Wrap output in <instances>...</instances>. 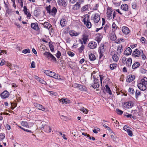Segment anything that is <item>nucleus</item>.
Returning a JSON list of instances; mask_svg holds the SVG:
<instances>
[{
    "label": "nucleus",
    "instance_id": "32",
    "mask_svg": "<svg viewBox=\"0 0 147 147\" xmlns=\"http://www.w3.org/2000/svg\"><path fill=\"white\" fill-rule=\"evenodd\" d=\"M113 61L115 62H117L119 60V58L116 54H114L112 56Z\"/></svg>",
    "mask_w": 147,
    "mask_h": 147
},
{
    "label": "nucleus",
    "instance_id": "29",
    "mask_svg": "<svg viewBox=\"0 0 147 147\" xmlns=\"http://www.w3.org/2000/svg\"><path fill=\"white\" fill-rule=\"evenodd\" d=\"M140 65V64L138 62H136L134 63L132 67V68L133 69H136Z\"/></svg>",
    "mask_w": 147,
    "mask_h": 147
},
{
    "label": "nucleus",
    "instance_id": "64",
    "mask_svg": "<svg viewBox=\"0 0 147 147\" xmlns=\"http://www.w3.org/2000/svg\"><path fill=\"white\" fill-rule=\"evenodd\" d=\"M14 147H22V146L17 143H15L14 145Z\"/></svg>",
    "mask_w": 147,
    "mask_h": 147
},
{
    "label": "nucleus",
    "instance_id": "51",
    "mask_svg": "<svg viewBox=\"0 0 147 147\" xmlns=\"http://www.w3.org/2000/svg\"><path fill=\"white\" fill-rule=\"evenodd\" d=\"M117 113L119 115H121L123 113V111L119 109H117L116 110Z\"/></svg>",
    "mask_w": 147,
    "mask_h": 147
},
{
    "label": "nucleus",
    "instance_id": "20",
    "mask_svg": "<svg viewBox=\"0 0 147 147\" xmlns=\"http://www.w3.org/2000/svg\"><path fill=\"white\" fill-rule=\"evenodd\" d=\"M80 34V32H77L73 30L69 31V34L71 36H77Z\"/></svg>",
    "mask_w": 147,
    "mask_h": 147
},
{
    "label": "nucleus",
    "instance_id": "58",
    "mask_svg": "<svg viewBox=\"0 0 147 147\" xmlns=\"http://www.w3.org/2000/svg\"><path fill=\"white\" fill-rule=\"evenodd\" d=\"M78 88H79V89L81 91L84 90L85 89V87L84 86H83V85H80V86H79Z\"/></svg>",
    "mask_w": 147,
    "mask_h": 147
},
{
    "label": "nucleus",
    "instance_id": "1",
    "mask_svg": "<svg viewBox=\"0 0 147 147\" xmlns=\"http://www.w3.org/2000/svg\"><path fill=\"white\" fill-rule=\"evenodd\" d=\"M89 40V35L87 32H84L82 36V39H80L79 41L82 45L85 44Z\"/></svg>",
    "mask_w": 147,
    "mask_h": 147
},
{
    "label": "nucleus",
    "instance_id": "55",
    "mask_svg": "<svg viewBox=\"0 0 147 147\" xmlns=\"http://www.w3.org/2000/svg\"><path fill=\"white\" fill-rule=\"evenodd\" d=\"M82 45V46L79 48L78 50L80 53H81L82 51L84 49V47L83 45Z\"/></svg>",
    "mask_w": 147,
    "mask_h": 147
},
{
    "label": "nucleus",
    "instance_id": "46",
    "mask_svg": "<svg viewBox=\"0 0 147 147\" xmlns=\"http://www.w3.org/2000/svg\"><path fill=\"white\" fill-rule=\"evenodd\" d=\"M136 1H135L132 3V7L133 9H136Z\"/></svg>",
    "mask_w": 147,
    "mask_h": 147
},
{
    "label": "nucleus",
    "instance_id": "34",
    "mask_svg": "<svg viewBox=\"0 0 147 147\" xmlns=\"http://www.w3.org/2000/svg\"><path fill=\"white\" fill-rule=\"evenodd\" d=\"M84 22L89 21V16L88 14H86L84 16L83 19Z\"/></svg>",
    "mask_w": 147,
    "mask_h": 147
},
{
    "label": "nucleus",
    "instance_id": "18",
    "mask_svg": "<svg viewBox=\"0 0 147 147\" xmlns=\"http://www.w3.org/2000/svg\"><path fill=\"white\" fill-rule=\"evenodd\" d=\"M31 27L36 30H39V28L38 26V24L37 23H32L31 25Z\"/></svg>",
    "mask_w": 147,
    "mask_h": 147
},
{
    "label": "nucleus",
    "instance_id": "37",
    "mask_svg": "<svg viewBox=\"0 0 147 147\" xmlns=\"http://www.w3.org/2000/svg\"><path fill=\"white\" fill-rule=\"evenodd\" d=\"M7 66L9 67V68L13 70L14 69V68L15 67H16V66L14 64H12L10 63H8L7 64Z\"/></svg>",
    "mask_w": 147,
    "mask_h": 147
},
{
    "label": "nucleus",
    "instance_id": "12",
    "mask_svg": "<svg viewBox=\"0 0 147 147\" xmlns=\"http://www.w3.org/2000/svg\"><path fill=\"white\" fill-rule=\"evenodd\" d=\"M67 0H58L57 3L59 5H62L65 7L67 4Z\"/></svg>",
    "mask_w": 147,
    "mask_h": 147
},
{
    "label": "nucleus",
    "instance_id": "54",
    "mask_svg": "<svg viewBox=\"0 0 147 147\" xmlns=\"http://www.w3.org/2000/svg\"><path fill=\"white\" fill-rule=\"evenodd\" d=\"M40 83L44 84H46L47 83L44 80H43L42 79L40 78L39 80L38 81Z\"/></svg>",
    "mask_w": 147,
    "mask_h": 147
},
{
    "label": "nucleus",
    "instance_id": "7",
    "mask_svg": "<svg viewBox=\"0 0 147 147\" xmlns=\"http://www.w3.org/2000/svg\"><path fill=\"white\" fill-rule=\"evenodd\" d=\"M113 12V10L111 8H108L107 9V16L109 20L112 19V15Z\"/></svg>",
    "mask_w": 147,
    "mask_h": 147
},
{
    "label": "nucleus",
    "instance_id": "63",
    "mask_svg": "<svg viewBox=\"0 0 147 147\" xmlns=\"http://www.w3.org/2000/svg\"><path fill=\"white\" fill-rule=\"evenodd\" d=\"M68 54L69 56L71 57H73L74 55V53L71 51H69L68 53Z\"/></svg>",
    "mask_w": 147,
    "mask_h": 147
},
{
    "label": "nucleus",
    "instance_id": "41",
    "mask_svg": "<svg viewBox=\"0 0 147 147\" xmlns=\"http://www.w3.org/2000/svg\"><path fill=\"white\" fill-rule=\"evenodd\" d=\"M34 15L36 16H38L40 14V11L39 10H34Z\"/></svg>",
    "mask_w": 147,
    "mask_h": 147
},
{
    "label": "nucleus",
    "instance_id": "56",
    "mask_svg": "<svg viewBox=\"0 0 147 147\" xmlns=\"http://www.w3.org/2000/svg\"><path fill=\"white\" fill-rule=\"evenodd\" d=\"M128 135L130 136H133V133L130 130H128V131L127 132Z\"/></svg>",
    "mask_w": 147,
    "mask_h": 147
},
{
    "label": "nucleus",
    "instance_id": "26",
    "mask_svg": "<svg viewBox=\"0 0 147 147\" xmlns=\"http://www.w3.org/2000/svg\"><path fill=\"white\" fill-rule=\"evenodd\" d=\"M132 62V59L130 58H129L126 62L127 66L128 67H130L131 65Z\"/></svg>",
    "mask_w": 147,
    "mask_h": 147
},
{
    "label": "nucleus",
    "instance_id": "11",
    "mask_svg": "<svg viewBox=\"0 0 147 147\" xmlns=\"http://www.w3.org/2000/svg\"><path fill=\"white\" fill-rule=\"evenodd\" d=\"M109 37L110 39L112 41H115L116 40L117 38L115 35V31H112V32L111 33H110V34Z\"/></svg>",
    "mask_w": 147,
    "mask_h": 147
},
{
    "label": "nucleus",
    "instance_id": "33",
    "mask_svg": "<svg viewBox=\"0 0 147 147\" xmlns=\"http://www.w3.org/2000/svg\"><path fill=\"white\" fill-rule=\"evenodd\" d=\"M59 100L60 101V102H61L62 104H63L65 103V104H67V100L65 98H62L61 99H59Z\"/></svg>",
    "mask_w": 147,
    "mask_h": 147
},
{
    "label": "nucleus",
    "instance_id": "25",
    "mask_svg": "<svg viewBox=\"0 0 147 147\" xmlns=\"http://www.w3.org/2000/svg\"><path fill=\"white\" fill-rule=\"evenodd\" d=\"M89 58L90 60L91 61H94L96 59L95 55L92 53H90L89 54Z\"/></svg>",
    "mask_w": 147,
    "mask_h": 147
},
{
    "label": "nucleus",
    "instance_id": "48",
    "mask_svg": "<svg viewBox=\"0 0 147 147\" xmlns=\"http://www.w3.org/2000/svg\"><path fill=\"white\" fill-rule=\"evenodd\" d=\"M114 123H115V125H114V126L115 127L119 128V123L116 120L114 122Z\"/></svg>",
    "mask_w": 147,
    "mask_h": 147
},
{
    "label": "nucleus",
    "instance_id": "59",
    "mask_svg": "<svg viewBox=\"0 0 147 147\" xmlns=\"http://www.w3.org/2000/svg\"><path fill=\"white\" fill-rule=\"evenodd\" d=\"M99 6L98 4H96L95 5L93 8V10H96L97 9L98 7Z\"/></svg>",
    "mask_w": 147,
    "mask_h": 147
},
{
    "label": "nucleus",
    "instance_id": "27",
    "mask_svg": "<svg viewBox=\"0 0 147 147\" xmlns=\"http://www.w3.org/2000/svg\"><path fill=\"white\" fill-rule=\"evenodd\" d=\"M88 9V5H86L83 6L81 9L82 12H83Z\"/></svg>",
    "mask_w": 147,
    "mask_h": 147
},
{
    "label": "nucleus",
    "instance_id": "35",
    "mask_svg": "<svg viewBox=\"0 0 147 147\" xmlns=\"http://www.w3.org/2000/svg\"><path fill=\"white\" fill-rule=\"evenodd\" d=\"M106 88V91L109 94H112V92L111 90L110 89L109 87L107 85H106L105 86Z\"/></svg>",
    "mask_w": 147,
    "mask_h": 147
},
{
    "label": "nucleus",
    "instance_id": "47",
    "mask_svg": "<svg viewBox=\"0 0 147 147\" xmlns=\"http://www.w3.org/2000/svg\"><path fill=\"white\" fill-rule=\"evenodd\" d=\"M23 11L25 14L26 15H27V14L28 13V11H28V9L25 6L24 7Z\"/></svg>",
    "mask_w": 147,
    "mask_h": 147
},
{
    "label": "nucleus",
    "instance_id": "23",
    "mask_svg": "<svg viewBox=\"0 0 147 147\" xmlns=\"http://www.w3.org/2000/svg\"><path fill=\"white\" fill-rule=\"evenodd\" d=\"M42 25H43L45 28L48 29L50 27H51V25L49 23L47 22H45L44 23L41 24Z\"/></svg>",
    "mask_w": 147,
    "mask_h": 147
},
{
    "label": "nucleus",
    "instance_id": "39",
    "mask_svg": "<svg viewBox=\"0 0 147 147\" xmlns=\"http://www.w3.org/2000/svg\"><path fill=\"white\" fill-rule=\"evenodd\" d=\"M80 110L85 114H87L88 112V110L87 109L84 108V107L81 108Z\"/></svg>",
    "mask_w": 147,
    "mask_h": 147
},
{
    "label": "nucleus",
    "instance_id": "17",
    "mask_svg": "<svg viewBox=\"0 0 147 147\" xmlns=\"http://www.w3.org/2000/svg\"><path fill=\"white\" fill-rule=\"evenodd\" d=\"M9 94V92L6 91H4L1 94V97L3 98H6L7 97Z\"/></svg>",
    "mask_w": 147,
    "mask_h": 147
},
{
    "label": "nucleus",
    "instance_id": "9",
    "mask_svg": "<svg viewBox=\"0 0 147 147\" xmlns=\"http://www.w3.org/2000/svg\"><path fill=\"white\" fill-rule=\"evenodd\" d=\"M146 85L140 83L138 84V88L141 91H144L147 88Z\"/></svg>",
    "mask_w": 147,
    "mask_h": 147
},
{
    "label": "nucleus",
    "instance_id": "16",
    "mask_svg": "<svg viewBox=\"0 0 147 147\" xmlns=\"http://www.w3.org/2000/svg\"><path fill=\"white\" fill-rule=\"evenodd\" d=\"M132 50L129 47L127 48L124 51V54L127 56L130 55L131 54Z\"/></svg>",
    "mask_w": 147,
    "mask_h": 147
},
{
    "label": "nucleus",
    "instance_id": "52",
    "mask_svg": "<svg viewBox=\"0 0 147 147\" xmlns=\"http://www.w3.org/2000/svg\"><path fill=\"white\" fill-rule=\"evenodd\" d=\"M46 9L47 11V13H49L50 14L51 11L50 5H49V6L47 7H46Z\"/></svg>",
    "mask_w": 147,
    "mask_h": 147
},
{
    "label": "nucleus",
    "instance_id": "40",
    "mask_svg": "<svg viewBox=\"0 0 147 147\" xmlns=\"http://www.w3.org/2000/svg\"><path fill=\"white\" fill-rule=\"evenodd\" d=\"M112 30H113V31H115L117 29H119L117 27V26L116 25L115 23H113L112 25Z\"/></svg>",
    "mask_w": 147,
    "mask_h": 147
},
{
    "label": "nucleus",
    "instance_id": "14",
    "mask_svg": "<svg viewBox=\"0 0 147 147\" xmlns=\"http://www.w3.org/2000/svg\"><path fill=\"white\" fill-rule=\"evenodd\" d=\"M34 106L37 108L39 110L45 111V109L42 105L37 103H34Z\"/></svg>",
    "mask_w": 147,
    "mask_h": 147
},
{
    "label": "nucleus",
    "instance_id": "53",
    "mask_svg": "<svg viewBox=\"0 0 147 147\" xmlns=\"http://www.w3.org/2000/svg\"><path fill=\"white\" fill-rule=\"evenodd\" d=\"M5 137V134H0V140H2Z\"/></svg>",
    "mask_w": 147,
    "mask_h": 147
},
{
    "label": "nucleus",
    "instance_id": "13",
    "mask_svg": "<svg viewBox=\"0 0 147 147\" xmlns=\"http://www.w3.org/2000/svg\"><path fill=\"white\" fill-rule=\"evenodd\" d=\"M133 105V103L131 101H128L124 103V107L129 109L131 108Z\"/></svg>",
    "mask_w": 147,
    "mask_h": 147
},
{
    "label": "nucleus",
    "instance_id": "49",
    "mask_svg": "<svg viewBox=\"0 0 147 147\" xmlns=\"http://www.w3.org/2000/svg\"><path fill=\"white\" fill-rule=\"evenodd\" d=\"M127 58L125 56H122L121 58V61L123 63L125 64L126 62Z\"/></svg>",
    "mask_w": 147,
    "mask_h": 147
},
{
    "label": "nucleus",
    "instance_id": "42",
    "mask_svg": "<svg viewBox=\"0 0 147 147\" xmlns=\"http://www.w3.org/2000/svg\"><path fill=\"white\" fill-rule=\"evenodd\" d=\"M141 92L138 90H136V98L137 99L139 96L141 95Z\"/></svg>",
    "mask_w": 147,
    "mask_h": 147
},
{
    "label": "nucleus",
    "instance_id": "6",
    "mask_svg": "<svg viewBox=\"0 0 147 147\" xmlns=\"http://www.w3.org/2000/svg\"><path fill=\"white\" fill-rule=\"evenodd\" d=\"M103 44H102L100 47L99 48V58L101 59L104 56V54L105 52V49Z\"/></svg>",
    "mask_w": 147,
    "mask_h": 147
},
{
    "label": "nucleus",
    "instance_id": "19",
    "mask_svg": "<svg viewBox=\"0 0 147 147\" xmlns=\"http://www.w3.org/2000/svg\"><path fill=\"white\" fill-rule=\"evenodd\" d=\"M96 40L99 43L101 41L102 38V36L101 34L98 33L96 35Z\"/></svg>",
    "mask_w": 147,
    "mask_h": 147
},
{
    "label": "nucleus",
    "instance_id": "38",
    "mask_svg": "<svg viewBox=\"0 0 147 147\" xmlns=\"http://www.w3.org/2000/svg\"><path fill=\"white\" fill-rule=\"evenodd\" d=\"M21 125L22 126L26 127H29L28 125L27 122L22 121L21 122Z\"/></svg>",
    "mask_w": 147,
    "mask_h": 147
},
{
    "label": "nucleus",
    "instance_id": "44",
    "mask_svg": "<svg viewBox=\"0 0 147 147\" xmlns=\"http://www.w3.org/2000/svg\"><path fill=\"white\" fill-rule=\"evenodd\" d=\"M135 91L134 90L131 88H130L129 89V93L130 94H134Z\"/></svg>",
    "mask_w": 147,
    "mask_h": 147
},
{
    "label": "nucleus",
    "instance_id": "57",
    "mask_svg": "<svg viewBox=\"0 0 147 147\" xmlns=\"http://www.w3.org/2000/svg\"><path fill=\"white\" fill-rule=\"evenodd\" d=\"M129 127H127V126L125 125L123 127V129L125 131L127 132L128 131V130H129Z\"/></svg>",
    "mask_w": 147,
    "mask_h": 147
},
{
    "label": "nucleus",
    "instance_id": "24",
    "mask_svg": "<svg viewBox=\"0 0 147 147\" xmlns=\"http://www.w3.org/2000/svg\"><path fill=\"white\" fill-rule=\"evenodd\" d=\"M121 8L122 10L124 11H127L128 10V5L126 4H123L121 5Z\"/></svg>",
    "mask_w": 147,
    "mask_h": 147
},
{
    "label": "nucleus",
    "instance_id": "45",
    "mask_svg": "<svg viewBox=\"0 0 147 147\" xmlns=\"http://www.w3.org/2000/svg\"><path fill=\"white\" fill-rule=\"evenodd\" d=\"M22 52L24 54H26L27 53H30V51L29 49H27L23 50L22 51Z\"/></svg>",
    "mask_w": 147,
    "mask_h": 147
},
{
    "label": "nucleus",
    "instance_id": "62",
    "mask_svg": "<svg viewBox=\"0 0 147 147\" xmlns=\"http://www.w3.org/2000/svg\"><path fill=\"white\" fill-rule=\"evenodd\" d=\"M140 72L142 74H145L146 73V70L142 68L140 70Z\"/></svg>",
    "mask_w": 147,
    "mask_h": 147
},
{
    "label": "nucleus",
    "instance_id": "36",
    "mask_svg": "<svg viewBox=\"0 0 147 147\" xmlns=\"http://www.w3.org/2000/svg\"><path fill=\"white\" fill-rule=\"evenodd\" d=\"M84 24H86V26L88 28H90L92 27V24L89 21L84 22Z\"/></svg>",
    "mask_w": 147,
    "mask_h": 147
},
{
    "label": "nucleus",
    "instance_id": "4",
    "mask_svg": "<svg viewBox=\"0 0 147 147\" xmlns=\"http://www.w3.org/2000/svg\"><path fill=\"white\" fill-rule=\"evenodd\" d=\"M142 54H143L142 50L136 49L133 52L132 55L133 57H139Z\"/></svg>",
    "mask_w": 147,
    "mask_h": 147
},
{
    "label": "nucleus",
    "instance_id": "10",
    "mask_svg": "<svg viewBox=\"0 0 147 147\" xmlns=\"http://www.w3.org/2000/svg\"><path fill=\"white\" fill-rule=\"evenodd\" d=\"M122 32L126 35L128 34L130 32L129 29L126 26H123L122 28Z\"/></svg>",
    "mask_w": 147,
    "mask_h": 147
},
{
    "label": "nucleus",
    "instance_id": "22",
    "mask_svg": "<svg viewBox=\"0 0 147 147\" xmlns=\"http://www.w3.org/2000/svg\"><path fill=\"white\" fill-rule=\"evenodd\" d=\"M60 24L62 27H64L66 25L67 22L65 19H61L60 21Z\"/></svg>",
    "mask_w": 147,
    "mask_h": 147
},
{
    "label": "nucleus",
    "instance_id": "21",
    "mask_svg": "<svg viewBox=\"0 0 147 147\" xmlns=\"http://www.w3.org/2000/svg\"><path fill=\"white\" fill-rule=\"evenodd\" d=\"M80 7V5L77 2L76 4L73 5L72 8L74 10H76L79 9Z\"/></svg>",
    "mask_w": 147,
    "mask_h": 147
},
{
    "label": "nucleus",
    "instance_id": "2",
    "mask_svg": "<svg viewBox=\"0 0 147 147\" xmlns=\"http://www.w3.org/2000/svg\"><path fill=\"white\" fill-rule=\"evenodd\" d=\"M100 16L98 13H95L92 15L91 17V20L94 23H98L100 19Z\"/></svg>",
    "mask_w": 147,
    "mask_h": 147
},
{
    "label": "nucleus",
    "instance_id": "8",
    "mask_svg": "<svg viewBox=\"0 0 147 147\" xmlns=\"http://www.w3.org/2000/svg\"><path fill=\"white\" fill-rule=\"evenodd\" d=\"M97 46V43L96 42L91 41L90 42L88 45V47L90 49H94L96 48Z\"/></svg>",
    "mask_w": 147,
    "mask_h": 147
},
{
    "label": "nucleus",
    "instance_id": "43",
    "mask_svg": "<svg viewBox=\"0 0 147 147\" xmlns=\"http://www.w3.org/2000/svg\"><path fill=\"white\" fill-rule=\"evenodd\" d=\"M117 67V64L116 63L111 64L110 67L111 69H113Z\"/></svg>",
    "mask_w": 147,
    "mask_h": 147
},
{
    "label": "nucleus",
    "instance_id": "5",
    "mask_svg": "<svg viewBox=\"0 0 147 147\" xmlns=\"http://www.w3.org/2000/svg\"><path fill=\"white\" fill-rule=\"evenodd\" d=\"M93 83L91 85V86L93 88H98L99 87V84L98 82V80L96 78L93 77Z\"/></svg>",
    "mask_w": 147,
    "mask_h": 147
},
{
    "label": "nucleus",
    "instance_id": "28",
    "mask_svg": "<svg viewBox=\"0 0 147 147\" xmlns=\"http://www.w3.org/2000/svg\"><path fill=\"white\" fill-rule=\"evenodd\" d=\"M57 12V9L55 7H53L52 9L50 14L52 15L53 16H54L56 15Z\"/></svg>",
    "mask_w": 147,
    "mask_h": 147
},
{
    "label": "nucleus",
    "instance_id": "50",
    "mask_svg": "<svg viewBox=\"0 0 147 147\" xmlns=\"http://www.w3.org/2000/svg\"><path fill=\"white\" fill-rule=\"evenodd\" d=\"M103 126L104 127L107 128L110 132H112V131L111 129L109 127L107 126L105 124H103Z\"/></svg>",
    "mask_w": 147,
    "mask_h": 147
},
{
    "label": "nucleus",
    "instance_id": "30",
    "mask_svg": "<svg viewBox=\"0 0 147 147\" xmlns=\"http://www.w3.org/2000/svg\"><path fill=\"white\" fill-rule=\"evenodd\" d=\"M142 84H144L145 85H147V78L144 77L140 81V82Z\"/></svg>",
    "mask_w": 147,
    "mask_h": 147
},
{
    "label": "nucleus",
    "instance_id": "61",
    "mask_svg": "<svg viewBox=\"0 0 147 147\" xmlns=\"http://www.w3.org/2000/svg\"><path fill=\"white\" fill-rule=\"evenodd\" d=\"M51 71L48 70H45V71L44 73L47 75L49 76V74L51 73Z\"/></svg>",
    "mask_w": 147,
    "mask_h": 147
},
{
    "label": "nucleus",
    "instance_id": "60",
    "mask_svg": "<svg viewBox=\"0 0 147 147\" xmlns=\"http://www.w3.org/2000/svg\"><path fill=\"white\" fill-rule=\"evenodd\" d=\"M61 55V52L60 51H58L57 52L56 54V57L57 58H59Z\"/></svg>",
    "mask_w": 147,
    "mask_h": 147
},
{
    "label": "nucleus",
    "instance_id": "31",
    "mask_svg": "<svg viewBox=\"0 0 147 147\" xmlns=\"http://www.w3.org/2000/svg\"><path fill=\"white\" fill-rule=\"evenodd\" d=\"M122 46L121 45H119L118 46L117 49L116 53L117 55L120 54L122 52Z\"/></svg>",
    "mask_w": 147,
    "mask_h": 147
},
{
    "label": "nucleus",
    "instance_id": "15",
    "mask_svg": "<svg viewBox=\"0 0 147 147\" xmlns=\"http://www.w3.org/2000/svg\"><path fill=\"white\" fill-rule=\"evenodd\" d=\"M135 77L133 75H129L127 77V82H130L133 81L135 79Z\"/></svg>",
    "mask_w": 147,
    "mask_h": 147
},
{
    "label": "nucleus",
    "instance_id": "3",
    "mask_svg": "<svg viewBox=\"0 0 147 147\" xmlns=\"http://www.w3.org/2000/svg\"><path fill=\"white\" fill-rule=\"evenodd\" d=\"M43 55L45 57L49 59H50L54 61H56L55 57L50 53L45 52L43 53Z\"/></svg>",
    "mask_w": 147,
    "mask_h": 147
}]
</instances>
